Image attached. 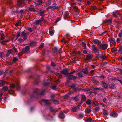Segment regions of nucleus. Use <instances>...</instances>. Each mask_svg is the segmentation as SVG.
I'll list each match as a JSON object with an SVG mask.
<instances>
[{
  "instance_id": "obj_8",
  "label": "nucleus",
  "mask_w": 122,
  "mask_h": 122,
  "mask_svg": "<svg viewBox=\"0 0 122 122\" xmlns=\"http://www.w3.org/2000/svg\"><path fill=\"white\" fill-rule=\"evenodd\" d=\"M70 74H68V75H66V77H68L69 79L71 80L76 79V78L75 76Z\"/></svg>"
},
{
  "instance_id": "obj_58",
  "label": "nucleus",
  "mask_w": 122,
  "mask_h": 122,
  "mask_svg": "<svg viewBox=\"0 0 122 122\" xmlns=\"http://www.w3.org/2000/svg\"><path fill=\"white\" fill-rule=\"evenodd\" d=\"M94 71L93 70H91L90 71V73L91 74V75H92L94 73Z\"/></svg>"
},
{
  "instance_id": "obj_10",
  "label": "nucleus",
  "mask_w": 122,
  "mask_h": 122,
  "mask_svg": "<svg viewBox=\"0 0 122 122\" xmlns=\"http://www.w3.org/2000/svg\"><path fill=\"white\" fill-rule=\"evenodd\" d=\"M43 20V17H42L39 20H36L35 23L36 25H38L39 23H41Z\"/></svg>"
},
{
  "instance_id": "obj_59",
  "label": "nucleus",
  "mask_w": 122,
  "mask_h": 122,
  "mask_svg": "<svg viewBox=\"0 0 122 122\" xmlns=\"http://www.w3.org/2000/svg\"><path fill=\"white\" fill-rule=\"evenodd\" d=\"M49 84V83L48 82H45L44 83V85L45 86H47Z\"/></svg>"
},
{
  "instance_id": "obj_36",
  "label": "nucleus",
  "mask_w": 122,
  "mask_h": 122,
  "mask_svg": "<svg viewBox=\"0 0 122 122\" xmlns=\"http://www.w3.org/2000/svg\"><path fill=\"white\" fill-rule=\"evenodd\" d=\"M112 19L111 18L110 19H108L107 21V22L108 23H109V24H110L112 22Z\"/></svg>"
},
{
  "instance_id": "obj_7",
  "label": "nucleus",
  "mask_w": 122,
  "mask_h": 122,
  "mask_svg": "<svg viewBox=\"0 0 122 122\" xmlns=\"http://www.w3.org/2000/svg\"><path fill=\"white\" fill-rule=\"evenodd\" d=\"M94 101L92 100H87L86 102V103L88 105H93L94 103Z\"/></svg>"
},
{
  "instance_id": "obj_24",
  "label": "nucleus",
  "mask_w": 122,
  "mask_h": 122,
  "mask_svg": "<svg viewBox=\"0 0 122 122\" xmlns=\"http://www.w3.org/2000/svg\"><path fill=\"white\" fill-rule=\"evenodd\" d=\"M113 15L115 17H118L119 15L116 11H114L113 12Z\"/></svg>"
},
{
  "instance_id": "obj_32",
  "label": "nucleus",
  "mask_w": 122,
  "mask_h": 122,
  "mask_svg": "<svg viewBox=\"0 0 122 122\" xmlns=\"http://www.w3.org/2000/svg\"><path fill=\"white\" fill-rule=\"evenodd\" d=\"M103 114L104 115H108V113L107 111L105 109H103Z\"/></svg>"
},
{
  "instance_id": "obj_64",
  "label": "nucleus",
  "mask_w": 122,
  "mask_h": 122,
  "mask_svg": "<svg viewBox=\"0 0 122 122\" xmlns=\"http://www.w3.org/2000/svg\"><path fill=\"white\" fill-rule=\"evenodd\" d=\"M79 117L80 118H82L83 117V115L82 114H80L79 116Z\"/></svg>"
},
{
  "instance_id": "obj_53",
  "label": "nucleus",
  "mask_w": 122,
  "mask_h": 122,
  "mask_svg": "<svg viewBox=\"0 0 122 122\" xmlns=\"http://www.w3.org/2000/svg\"><path fill=\"white\" fill-rule=\"evenodd\" d=\"M107 31H106L103 32L102 33L100 34V36H102L104 35L106 33H107Z\"/></svg>"
},
{
  "instance_id": "obj_6",
  "label": "nucleus",
  "mask_w": 122,
  "mask_h": 122,
  "mask_svg": "<svg viewBox=\"0 0 122 122\" xmlns=\"http://www.w3.org/2000/svg\"><path fill=\"white\" fill-rule=\"evenodd\" d=\"M91 49L94 51L96 54L98 53V49L96 48L93 45H92L91 47Z\"/></svg>"
},
{
  "instance_id": "obj_21",
  "label": "nucleus",
  "mask_w": 122,
  "mask_h": 122,
  "mask_svg": "<svg viewBox=\"0 0 122 122\" xmlns=\"http://www.w3.org/2000/svg\"><path fill=\"white\" fill-rule=\"evenodd\" d=\"M23 3V1L22 0H19L18 1V5L19 6L21 7V5Z\"/></svg>"
},
{
  "instance_id": "obj_15",
  "label": "nucleus",
  "mask_w": 122,
  "mask_h": 122,
  "mask_svg": "<svg viewBox=\"0 0 122 122\" xmlns=\"http://www.w3.org/2000/svg\"><path fill=\"white\" fill-rule=\"evenodd\" d=\"M29 46H27L25 47V49L23 50V52L26 53H27L29 50Z\"/></svg>"
},
{
  "instance_id": "obj_20",
  "label": "nucleus",
  "mask_w": 122,
  "mask_h": 122,
  "mask_svg": "<svg viewBox=\"0 0 122 122\" xmlns=\"http://www.w3.org/2000/svg\"><path fill=\"white\" fill-rule=\"evenodd\" d=\"M71 92H69L66 95H65L64 96V98L65 99H67L68 97H69V95H71Z\"/></svg>"
},
{
  "instance_id": "obj_39",
  "label": "nucleus",
  "mask_w": 122,
  "mask_h": 122,
  "mask_svg": "<svg viewBox=\"0 0 122 122\" xmlns=\"http://www.w3.org/2000/svg\"><path fill=\"white\" fill-rule=\"evenodd\" d=\"M38 5H41L43 3V2L42 0H38Z\"/></svg>"
},
{
  "instance_id": "obj_62",
  "label": "nucleus",
  "mask_w": 122,
  "mask_h": 122,
  "mask_svg": "<svg viewBox=\"0 0 122 122\" xmlns=\"http://www.w3.org/2000/svg\"><path fill=\"white\" fill-rule=\"evenodd\" d=\"M0 35H1V40H3V39H4L5 38V37H4V35H1V34Z\"/></svg>"
},
{
  "instance_id": "obj_43",
  "label": "nucleus",
  "mask_w": 122,
  "mask_h": 122,
  "mask_svg": "<svg viewBox=\"0 0 122 122\" xmlns=\"http://www.w3.org/2000/svg\"><path fill=\"white\" fill-rule=\"evenodd\" d=\"M13 61L14 62H15L17 61L18 60V58L16 57H14L13 59Z\"/></svg>"
},
{
  "instance_id": "obj_29",
  "label": "nucleus",
  "mask_w": 122,
  "mask_h": 122,
  "mask_svg": "<svg viewBox=\"0 0 122 122\" xmlns=\"http://www.w3.org/2000/svg\"><path fill=\"white\" fill-rule=\"evenodd\" d=\"M118 54H121L122 53V48L121 46L119 47V49L118 50Z\"/></svg>"
},
{
  "instance_id": "obj_35",
  "label": "nucleus",
  "mask_w": 122,
  "mask_h": 122,
  "mask_svg": "<svg viewBox=\"0 0 122 122\" xmlns=\"http://www.w3.org/2000/svg\"><path fill=\"white\" fill-rule=\"evenodd\" d=\"M73 53L74 55H75L76 54L80 55V52L79 51H74Z\"/></svg>"
},
{
  "instance_id": "obj_51",
  "label": "nucleus",
  "mask_w": 122,
  "mask_h": 122,
  "mask_svg": "<svg viewBox=\"0 0 122 122\" xmlns=\"http://www.w3.org/2000/svg\"><path fill=\"white\" fill-rule=\"evenodd\" d=\"M82 46H83L85 47V48H86V46L85 43L84 42H82Z\"/></svg>"
},
{
  "instance_id": "obj_56",
  "label": "nucleus",
  "mask_w": 122,
  "mask_h": 122,
  "mask_svg": "<svg viewBox=\"0 0 122 122\" xmlns=\"http://www.w3.org/2000/svg\"><path fill=\"white\" fill-rule=\"evenodd\" d=\"M30 44L31 45H35L36 44V43L35 42H32Z\"/></svg>"
},
{
  "instance_id": "obj_55",
  "label": "nucleus",
  "mask_w": 122,
  "mask_h": 122,
  "mask_svg": "<svg viewBox=\"0 0 122 122\" xmlns=\"http://www.w3.org/2000/svg\"><path fill=\"white\" fill-rule=\"evenodd\" d=\"M20 21L19 20V21H18V22L17 23L15 24V26H16L17 27V26H19V24L20 23Z\"/></svg>"
},
{
  "instance_id": "obj_63",
  "label": "nucleus",
  "mask_w": 122,
  "mask_h": 122,
  "mask_svg": "<svg viewBox=\"0 0 122 122\" xmlns=\"http://www.w3.org/2000/svg\"><path fill=\"white\" fill-rule=\"evenodd\" d=\"M122 36V33L121 32L119 34L118 36L119 37H121Z\"/></svg>"
},
{
  "instance_id": "obj_49",
  "label": "nucleus",
  "mask_w": 122,
  "mask_h": 122,
  "mask_svg": "<svg viewBox=\"0 0 122 122\" xmlns=\"http://www.w3.org/2000/svg\"><path fill=\"white\" fill-rule=\"evenodd\" d=\"M94 90L96 91L97 90H103V89L102 88H95L94 89Z\"/></svg>"
},
{
  "instance_id": "obj_5",
  "label": "nucleus",
  "mask_w": 122,
  "mask_h": 122,
  "mask_svg": "<svg viewBox=\"0 0 122 122\" xmlns=\"http://www.w3.org/2000/svg\"><path fill=\"white\" fill-rule=\"evenodd\" d=\"M35 92L37 93V94H38L42 95L44 94L45 92V91L44 90H43L41 92V91L40 90L38 89H37L35 91Z\"/></svg>"
},
{
  "instance_id": "obj_52",
  "label": "nucleus",
  "mask_w": 122,
  "mask_h": 122,
  "mask_svg": "<svg viewBox=\"0 0 122 122\" xmlns=\"http://www.w3.org/2000/svg\"><path fill=\"white\" fill-rule=\"evenodd\" d=\"M54 51L55 52H57L58 51V48L56 47H55L54 49Z\"/></svg>"
},
{
  "instance_id": "obj_2",
  "label": "nucleus",
  "mask_w": 122,
  "mask_h": 122,
  "mask_svg": "<svg viewBox=\"0 0 122 122\" xmlns=\"http://www.w3.org/2000/svg\"><path fill=\"white\" fill-rule=\"evenodd\" d=\"M48 8L51 9L52 10H53L54 9H59L60 7L58 6H57L56 4L54 3L52 6H49Z\"/></svg>"
},
{
  "instance_id": "obj_3",
  "label": "nucleus",
  "mask_w": 122,
  "mask_h": 122,
  "mask_svg": "<svg viewBox=\"0 0 122 122\" xmlns=\"http://www.w3.org/2000/svg\"><path fill=\"white\" fill-rule=\"evenodd\" d=\"M28 34L29 33H25L24 32H22L21 33V36L23 37V39L25 40L27 39Z\"/></svg>"
},
{
  "instance_id": "obj_50",
  "label": "nucleus",
  "mask_w": 122,
  "mask_h": 122,
  "mask_svg": "<svg viewBox=\"0 0 122 122\" xmlns=\"http://www.w3.org/2000/svg\"><path fill=\"white\" fill-rule=\"evenodd\" d=\"M115 87V86L114 85H111L109 87L110 89H114Z\"/></svg>"
},
{
  "instance_id": "obj_41",
  "label": "nucleus",
  "mask_w": 122,
  "mask_h": 122,
  "mask_svg": "<svg viewBox=\"0 0 122 122\" xmlns=\"http://www.w3.org/2000/svg\"><path fill=\"white\" fill-rule=\"evenodd\" d=\"M18 41L20 43H21L24 40L20 38L18 40Z\"/></svg>"
},
{
  "instance_id": "obj_60",
  "label": "nucleus",
  "mask_w": 122,
  "mask_h": 122,
  "mask_svg": "<svg viewBox=\"0 0 122 122\" xmlns=\"http://www.w3.org/2000/svg\"><path fill=\"white\" fill-rule=\"evenodd\" d=\"M51 65L54 67L55 66H56V65H55V64L53 62H52L51 63Z\"/></svg>"
},
{
  "instance_id": "obj_38",
  "label": "nucleus",
  "mask_w": 122,
  "mask_h": 122,
  "mask_svg": "<svg viewBox=\"0 0 122 122\" xmlns=\"http://www.w3.org/2000/svg\"><path fill=\"white\" fill-rule=\"evenodd\" d=\"M44 44L43 43H42L40 45L39 48L40 49H41L43 48L44 47Z\"/></svg>"
},
{
  "instance_id": "obj_45",
  "label": "nucleus",
  "mask_w": 122,
  "mask_h": 122,
  "mask_svg": "<svg viewBox=\"0 0 122 122\" xmlns=\"http://www.w3.org/2000/svg\"><path fill=\"white\" fill-rule=\"evenodd\" d=\"M76 91L80 90L81 89V88L79 87H76L75 88Z\"/></svg>"
},
{
  "instance_id": "obj_14",
  "label": "nucleus",
  "mask_w": 122,
  "mask_h": 122,
  "mask_svg": "<svg viewBox=\"0 0 122 122\" xmlns=\"http://www.w3.org/2000/svg\"><path fill=\"white\" fill-rule=\"evenodd\" d=\"M110 114L111 116L114 117H117V112H110Z\"/></svg>"
},
{
  "instance_id": "obj_44",
  "label": "nucleus",
  "mask_w": 122,
  "mask_h": 122,
  "mask_svg": "<svg viewBox=\"0 0 122 122\" xmlns=\"http://www.w3.org/2000/svg\"><path fill=\"white\" fill-rule=\"evenodd\" d=\"M8 87L6 86L4 87L2 89L3 90H4V91L5 92L6 91L8 90Z\"/></svg>"
},
{
  "instance_id": "obj_27",
  "label": "nucleus",
  "mask_w": 122,
  "mask_h": 122,
  "mask_svg": "<svg viewBox=\"0 0 122 122\" xmlns=\"http://www.w3.org/2000/svg\"><path fill=\"white\" fill-rule=\"evenodd\" d=\"M93 42L94 44H99L100 43V41L99 40H94L93 41Z\"/></svg>"
},
{
  "instance_id": "obj_13",
  "label": "nucleus",
  "mask_w": 122,
  "mask_h": 122,
  "mask_svg": "<svg viewBox=\"0 0 122 122\" xmlns=\"http://www.w3.org/2000/svg\"><path fill=\"white\" fill-rule=\"evenodd\" d=\"M82 97L81 100V103H82L84 101H85V100L86 98V97L85 95L83 94H82L81 95Z\"/></svg>"
},
{
  "instance_id": "obj_12",
  "label": "nucleus",
  "mask_w": 122,
  "mask_h": 122,
  "mask_svg": "<svg viewBox=\"0 0 122 122\" xmlns=\"http://www.w3.org/2000/svg\"><path fill=\"white\" fill-rule=\"evenodd\" d=\"M61 72L62 73L64 74L66 77V75L68 74V72L67 69L63 70L62 71H61Z\"/></svg>"
},
{
  "instance_id": "obj_16",
  "label": "nucleus",
  "mask_w": 122,
  "mask_h": 122,
  "mask_svg": "<svg viewBox=\"0 0 122 122\" xmlns=\"http://www.w3.org/2000/svg\"><path fill=\"white\" fill-rule=\"evenodd\" d=\"M11 54H13V53L12 52L11 50H8L7 52V53L6 55V57H8L9 55Z\"/></svg>"
},
{
  "instance_id": "obj_4",
  "label": "nucleus",
  "mask_w": 122,
  "mask_h": 122,
  "mask_svg": "<svg viewBox=\"0 0 122 122\" xmlns=\"http://www.w3.org/2000/svg\"><path fill=\"white\" fill-rule=\"evenodd\" d=\"M108 47V45L107 44H101L99 46L100 49L102 50L106 49Z\"/></svg>"
},
{
  "instance_id": "obj_34",
  "label": "nucleus",
  "mask_w": 122,
  "mask_h": 122,
  "mask_svg": "<svg viewBox=\"0 0 122 122\" xmlns=\"http://www.w3.org/2000/svg\"><path fill=\"white\" fill-rule=\"evenodd\" d=\"M90 112V110L89 108L86 109L85 111V113L87 114H89Z\"/></svg>"
},
{
  "instance_id": "obj_26",
  "label": "nucleus",
  "mask_w": 122,
  "mask_h": 122,
  "mask_svg": "<svg viewBox=\"0 0 122 122\" xmlns=\"http://www.w3.org/2000/svg\"><path fill=\"white\" fill-rule=\"evenodd\" d=\"M55 75L59 78L61 79L62 78L61 75L58 73H55Z\"/></svg>"
},
{
  "instance_id": "obj_25",
  "label": "nucleus",
  "mask_w": 122,
  "mask_h": 122,
  "mask_svg": "<svg viewBox=\"0 0 122 122\" xmlns=\"http://www.w3.org/2000/svg\"><path fill=\"white\" fill-rule=\"evenodd\" d=\"M92 119L90 117L86 119L85 121L86 122H91L92 121Z\"/></svg>"
},
{
  "instance_id": "obj_54",
  "label": "nucleus",
  "mask_w": 122,
  "mask_h": 122,
  "mask_svg": "<svg viewBox=\"0 0 122 122\" xmlns=\"http://www.w3.org/2000/svg\"><path fill=\"white\" fill-rule=\"evenodd\" d=\"M52 89L53 90H56V86L55 85L54 86L52 87Z\"/></svg>"
},
{
  "instance_id": "obj_40",
  "label": "nucleus",
  "mask_w": 122,
  "mask_h": 122,
  "mask_svg": "<svg viewBox=\"0 0 122 122\" xmlns=\"http://www.w3.org/2000/svg\"><path fill=\"white\" fill-rule=\"evenodd\" d=\"M76 85L75 84H73L70 87L72 88H74L75 89V88H76Z\"/></svg>"
},
{
  "instance_id": "obj_33",
  "label": "nucleus",
  "mask_w": 122,
  "mask_h": 122,
  "mask_svg": "<svg viewBox=\"0 0 122 122\" xmlns=\"http://www.w3.org/2000/svg\"><path fill=\"white\" fill-rule=\"evenodd\" d=\"M43 102L46 105L48 104L49 103V100H43Z\"/></svg>"
},
{
  "instance_id": "obj_28",
  "label": "nucleus",
  "mask_w": 122,
  "mask_h": 122,
  "mask_svg": "<svg viewBox=\"0 0 122 122\" xmlns=\"http://www.w3.org/2000/svg\"><path fill=\"white\" fill-rule=\"evenodd\" d=\"M103 86L106 89L108 87V84L105 83H103Z\"/></svg>"
},
{
  "instance_id": "obj_17",
  "label": "nucleus",
  "mask_w": 122,
  "mask_h": 122,
  "mask_svg": "<svg viewBox=\"0 0 122 122\" xmlns=\"http://www.w3.org/2000/svg\"><path fill=\"white\" fill-rule=\"evenodd\" d=\"M34 8V6L33 5H31L29 7V10L31 11H32L33 12H35L36 11L34 10L33 9Z\"/></svg>"
},
{
  "instance_id": "obj_18",
  "label": "nucleus",
  "mask_w": 122,
  "mask_h": 122,
  "mask_svg": "<svg viewBox=\"0 0 122 122\" xmlns=\"http://www.w3.org/2000/svg\"><path fill=\"white\" fill-rule=\"evenodd\" d=\"M39 13L40 15L41 16H43L45 13V11L42 10H40Z\"/></svg>"
},
{
  "instance_id": "obj_47",
  "label": "nucleus",
  "mask_w": 122,
  "mask_h": 122,
  "mask_svg": "<svg viewBox=\"0 0 122 122\" xmlns=\"http://www.w3.org/2000/svg\"><path fill=\"white\" fill-rule=\"evenodd\" d=\"M96 57L100 60L101 55H100L99 54L97 55L96 56Z\"/></svg>"
},
{
  "instance_id": "obj_61",
  "label": "nucleus",
  "mask_w": 122,
  "mask_h": 122,
  "mask_svg": "<svg viewBox=\"0 0 122 122\" xmlns=\"http://www.w3.org/2000/svg\"><path fill=\"white\" fill-rule=\"evenodd\" d=\"M10 86L11 88H13L15 87V86L14 84H11L10 85Z\"/></svg>"
},
{
  "instance_id": "obj_37",
  "label": "nucleus",
  "mask_w": 122,
  "mask_h": 122,
  "mask_svg": "<svg viewBox=\"0 0 122 122\" xmlns=\"http://www.w3.org/2000/svg\"><path fill=\"white\" fill-rule=\"evenodd\" d=\"M5 81H3L1 80L0 81V86H2L3 84L5 83Z\"/></svg>"
},
{
  "instance_id": "obj_11",
  "label": "nucleus",
  "mask_w": 122,
  "mask_h": 122,
  "mask_svg": "<svg viewBox=\"0 0 122 122\" xmlns=\"http://www.w3.org/2000/svg\"><path fill=\"white\" fill-rule=\"evenodd\" d=\"M108 40L110 43H112L113 45L115 44H116L115 40V39L113 38H109Z\"/></svg>"
},
{
  "instance_id": "obj_48",
  "label": "nucleus",
  "mask_w": 122,
  "mask_h": 122,
  "mask_svg": "<svg viewBox=\"0 0 122 122\" xmlns=\"http://www.w3.org/2000/svg\"><path fill=\"white\" fill-rule=\"evenodd\" d=\"M99 107H97L95 109V111L96 112H97L99 111Z\"/></svg>"
},
{
  "instance_id": "obj_57",
  "label": "nucleus",
  "mask_w": 122,
  "mask_h": 122,
  "mask_svg": "<svg viewBox=\"0 0 122 122\" xmlns=\"http://www.w3.org/2000/svg\"><path fill=\"white\" fill-rule=\"evenodd\" d=\"M16 87L17 89L18 90H19L20 88V87L19 85L17 84L16 85Z\"/></svg>"
},
{
  "instance_id": "obj_42",
  "label": "nucleus",
  "mask_w": 122,
  "mask_h": 122,
  "mask_svg": "<svg viewBox=\"0 0 122 122\" xmlns=\"http://www.w3.org/2000/svg\"><path fill=\"white\" fill-rule=\"evenodd\" d=\"M21 34L20 32H17V33L16 37L17 38L20 36H21Z\"/></svg>"
},
{
  "instance_id": "obj_23",
  "label": "nucleus",
  "mask_w": 122,
  "mask_h": 122,
  "mask_svg": "<svg viewBox=\"0 0 122 122\" xmlns=\"http://www.w3.org/2000/svg\"><path fill=\"white\" fill-rule=\"evenodd\" d=\"M92 56L91 54H89L87 56V59L88 60H89L92 58Z\"/></svg>"
},
{
  "instance_id": "obj_19",
  "label": "nucleus",
  "mask_w": 122,
  "mask_h": 122,
  "mask_svg": "<svg viewBox=\"0 0 122 122\" xmlns=\"http://www.w3.org/2000/svg\"><path fill=\"white\" fill-rule=\"evenodd\" d=\"M78 108L79 107L77 106L74 107L72 109V110L74 112H76L78 111Z\"/></svg>"
},
{
  "instance_id": "obj_46",
  "label": "nucleus",
  "mask_w": 122,
  "mask_h": 122,
  "mask_svg": "<svg viewBox=\"0 0 122 122\" xmlns=\"http://www.w3.org/2000/svg\"><path fill=\"white\" fill-rule=\"evenodd\" d=\"M26 29L27 30L30 31V32H32V30L31 28H27Z\"/></svg>"
},
{
  "instance_id": "obj_9",
  "label": "nucleus",
  "mask_w": 122,
  "mask_h": 122,
  "mask_svg": "<svg viewBox=\"0 0 122 122\" xmlns=\"http://www.w3.org/2000/svg\"><path fill=\"white\" fill-rule=\"evenodd\" d=\"M100 61L103 60L107 59V56L103 54H101Z\"/></svg>"
},
{
  "instance_id": "obj_31",
  "label": "nucleus",
  "mask_w": 122,
  "mask_h": 122,
  "mask_svg": "<svg viewBox=\"0 0 122 122\" xmlns=\"http://www.w3.org/2000/svg\"><path fill=\"white\" fill-rule=\"evenodd\" d=\"M117 51V49L115 48H113L111 49V51L113 53L115 52L116 51Z\"/></svg>"
},
{
  "instance_id": "obj_1",
  "label": "nucleus",
  "mask_w": 122,
  "mask_h": 122,
  "mask_svg": "<svg viewBox=\"0 0 122 122\" xmlns=\"http://www.w3.org/2000/svg\"><path fill=\"white\" fill-rule=\"evenodd\" d=\"M88 72L87 71V69L85 68L82 69L81 71L78 74V76L80 77H82L84 76V74L88 75Z\"/></svg>"
},
{
  "instance_id": "obj_30",
  "label": "nucleus",
  "mask_w": 122,
  "mask_h": 122,
  "mask_svg": "<svg viewBox=\"0 0 122 122\" xmlns=\"http://www.w3.org/2000/svg\"><path fill=\"white\" fill-rule=\"evenodd\" d=\"M59 116L60 118L62 119L64 118L65 117V116L64 114L63 113H62L60 114L59 115Z\"/></svg>"
},
{
  "instance_id": "obj_22",
  "label": "nucleus",
  "mask_w": 122,
  "mask_h": 122,
  "mask_svg": "<svg viewBox=\"0 0 122 122\" xmlns=\"http://www.w3.org/2000/svg\"><path fill=\"white\" fill-rule=\"evenodd\" d=\"M49 33L50 35L52 36L54 34V31L53 30H49Z\"/></svg>"
}]
</instances>
